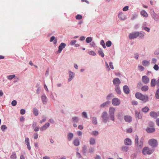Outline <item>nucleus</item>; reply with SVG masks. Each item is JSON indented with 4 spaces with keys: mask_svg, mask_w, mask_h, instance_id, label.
<instances>
[{
    "mask_svg": "<svg viewBox=\"0 0 159 159\" xmlns=\"http://www.w3.org/2000/svg\"><path fill=\"white\" fill-rule=\"evenodd\" d=\"M66 46L65 43H61L58 47V53H60L63 48H64Z\"/></svg>",
    "mask_w": 159,
    "mask_h": 159,
    "instance_id": "nucleus-10",
    "label": "nucleus"
},
{
    "mask_svg": "<svg viewBox=\"0 0 159 159\" xmlns=\"http://www.w3.org/2000/svg\"><path fill=\"white\" fill-rule=\"evenodd\" d=\"M11 105L13 106H15L17 104V102L15 100H13L11 102Z\"/></svg>",
    "mask_w": 159,
    "mask_h": 159,
    "instance_id": "nucleus-60",
    "label": "nucleus"
},
{
    "mask_svg": "<svg viewBox=\"0 0 159 159\" xmlns=\"http://www.w3.org/2000/svg\"><path fill=\"white\" fill-rule=\"evenodd\" d=\"M149 110V108L147 106H146L145 107L142 108L141 110L144 113H147L148 112Z\"/></svg>",
    "mask_w": 159,
    "mask_h": 159,
    "instance_id": "nucleus-37",
    "label": "nucleus"
},
{
    "mask_svg": "<svg viewBox=\"0 0 159 159\" xmlns=\"http://www.w3.org/2000/svg\"><path fill=\"white\" fill-rule=\"evenodd\" d=\"M154 150V149L150 150L148 147H145L142 150V153L144 155H146L147 154L150 155L153 152Z\"/></svg>",
    "mask_w": 159,
    "mask_h": 159,
    "instance_id": "nucleus-3",
    "label": "nucleus"
},
{
    "mask_svg": "<svg viewBox=\"0 0 159 159\" xmlns=\"http://www.w3.org/2000/svg\"><path fill=\"white\" fill-rule=\"evenodd\" d=\"M110 103V102L109 101H107L106 102L103 103L100 105L101 108H104L108 106V105Z\"/></svg>",
    "mask_w": 159,
    "mask_h": 159,
    "instance_id": "nucleus-23",
    "label": "nucleus"
},
{
    "mask_svg": "<svg viewBox=\"0 0 159 159\" xmlns=\"http://www.w3.org/2000/svg\"><path fill=\"white\" fill-rule=\"evenodd\" d=\"M150 115L151 117L154 119H156L158 116L157 113L154 111L150 112Z\"/></svg>",
    "mask_w": 159,
    "mask_h": 159,
    "instance_id": "nucleus-20",
    "label": "nucleus"
},
{
    "mask_svg": "<svg viewBox=\"0 0 159 159\" xmlns=\"http://www.w3.org/2000/svg\"><path fill=\"white\" fill-rule=\"evenodd\" d=\"M139 68V70H140L141 71H143L144 70V67L141 65H139L138 66Z\"/></svg>",
    "mask_w": 159,
    "mask_h": 159,
    "instance_id": "nucleus-62",
    "label": "nucleus"
},
{
    "mask_svg": "<svg viewBox=\"0 0 159 159\" xmlns=\"http://www.w3.org/2000/svg\"><path fill=\"white\" fill-rule=\"evenodd\" d=\"M15 76L16 75H11L7 76V78L8 80H11L15 77Z\"/></svg>",
    "mask_w": 159,
    "mask_h": 159,
    "instance_id": "nucleus-44",
    "label": "nucleus"
},
{
    "mask_svg": "<svg viewBox=\"0 0 159 159\" xmlns=\"http://www.w3.org/2000/svg\"><path fill=\"white\" fill-rule=\"evenodd\" d=\"M138 37L137 31L133 32L129 35V38L130 39H134Z\"/></svg>",
    "mask_w": 159,
    "mask_h": 159,
    "instance_id": "nucleus-7",
    "label": "nucleus"
},
{
    "mask_svg": "<svg viewBox=\"0 0 159 159\" xmlns=\"http://www.w3.org/2000/svg\"><path fill=\"white\" fill-rule=\"evenodd\" d=\"M89 55L92 56H95L96 55V53H95V52L92 51L89 52Z\"/></svg>",
    "mask_w": 159,
    "mask_h": 159,
    "instance_id": "nucleus-61",
    "label": "nucleus"
},
{
    "mask_svg": "<svg viewBox=\"0 0 159 159\" xmlns=\"http://www.w3.org/2000/svg\"><path fill=\"white\" fill-rule=\"evenodd\" d=\"M49 123L47 122L44 125L40 127V129L41 131L45 130L49 127Z\"/></svg>",
    "mask_w": 159,
    "mask_h": 159,
    "instance_id": "nucleus-17",
    "label": "nucleus"
},
{
    "mask_svg": "<svg viewBox=\"0 0 159 159\" xmlns=\"http://www.w3.org/2000/svg\"><path fill=\"white\" fill-rule=\"evenodd\" d=\"M91 120L93 123L94 125H96L97 124V119L96 117H91Z\"/></svg>",
    "mask_w": 159,
    "mask_h": 159,
    "instance_id": "nucleus-32",
    "label": "nucleus"
},
{
    "mask_svg": "<svg viewBox=\"0 0 159 159\" xmlns=\"http://www.w3.org/2000/svg\"><path fill=\"white\" fill-rule=\"evenodd\" d=\"M113 84L115 86H119L121 83V81L118 78H116L114 79L113 80Z\"/></svg>",
    "mask_w": 159,
    "mask_h": 159,
    "instance_id": "nucleus-8",
    "label": "nucleus"
},
{
    "mask_svg": "<svg viewBox=\"0 0 159 159\" xmlns=\"http://www.w3.org/2000/svg\"><path fill=\"white\" fill-rule=\"evenodd\" d=\"M154 54L157 55L159 54V48L157 49L154 52Z\"/></svg>",
    "mask_w": 159,
    "mask_h": 159,
    "instance_id": "nucleus-64",
    "label": "nucleus"
},
{
    "mask_svg": "<svg viewBox=\"0 0 159 159\" xmlns=\"http://www.w3.org/2000/svg\"><path fill=\"white\" fill-rule=\"evenodd\" d=\"M73 143L75 146H78L80 144V140L78 138L75 139L73 140Z\"/></svg>",
    "mask_w": 159,
    "mask_h": 159,
    "instance_id": "nucleus-26",
    "label": "nucleus"
},
{
    "mask_svg": "<svg viewBox=\"0 0 159 159\" xmlns=\"http://www.w3.org/2000/svg\"><path fill=\"white\" fill-rule=\"evenodd\" d=\"M143 95V94L137 92L135 94V96L136 98L140 100Z\"/></svg>",
    "mask_w": 159,
    "mask_h": 159,
    "instance_id": "nucleus-34",
    "label": "nucleus"
},
{
    "mask_svg": "<svg viewBox=\"0 0 159 159\" xmlns=\"http://www.w3.org/2000/svg\"><path fill=\"white\" fill-rule=\"evenodd\" d=\"M89 144L91 145H94L96 144V139L93 137L91 138L89 140Z\"/></svg>",
    "mask_w": 159,
    "mask_h": 159,
    "instance_id": "nucleus-27",
    "label": "nucleus"
},
{
    "mask_svg": "<svg viewBox=\"0 0 159 159\" xmlns=\"http://www.w3.org/2000/svg\"><path fill=\"white\" fill-rule=\"evenodd\" d=\"M112 44V43L111 41L108 40L107 41L106 43V46L107 47H110L111 46Z\"/></svg>",
    "mask_w": 159,
    "mask_h": 159,
    "instance_id": "nucleus-47",
    "label": "nucleus"
},
{
    "mask_svg": "<svg viewBox=\"0 0 159 159\" xmlns=\"http://www.w3.org/2000/svg\"><path fill=\"white\" fill-rule=\"evenodd\" d=\"M82 18V16L80 14H78L75 16V18L77 20H80Z\"/></svg>",
    "mask_w": 159,
    "mask_h": 159,
    "instance_id": "nucleus-54",
    "label": "nucleus"
},
{
    "mask_svg": "<svg viewBox=\"0 0 159 159\" xmlns=\"http://www.w3.org/2000/svg\"><path fill=\"white\" fill-rule=\"evenodd\" d=\"M91 134L94 136H97L98 134V132L97 131H93L92 132Z\"/></svg>",
    "mask_w": 159,
    "mask_h": 159,
    "instance_id": "nucleus-50",
    "label": "nucleus"
},
{
    "mask_svg": "<svg viewBox=\"0 0 159 159\" xmlns=\"http://www.w3.org/2000/svg\"><path fill=\"white\" fill-rule=\"evenodd\" d=\"M144 139L143 137L141 138L139 141V137L137 135L135 136V144L138 149H140L143 147Z\"/></svg>",
    "mask_w": 159,
    "mask_h": 159,
    "instance_id": "nucleus-1",
    "label": "nucleus"
},
{
    "mask_svg": "<svg viewBox=\"0 0 159 159\" xmlns=\"http://www.w3.org/2000/svg\"><path fill=\"white\" fill-rule=\"evenodd\" d=\"M79 121V119L78 117L75 116L72 118V121L73 122L78 123Z\"/></svg>",
    "mask_w": 159,
    "mask_h": 159,
    "instance_id": "nucleus-36",
    "label": "nucleus"
},
{
    "mask_svg": "<svg viewBox=\"0 0 159 159\" xmlns=\"http://www.w3.org/2000/svg\"><path fill=\"white\" fill-rule=\"evenodd\" d=\"M82 115L83 117L86 118H88L87 113L85 111H83L82 112Z\"/></svg>",
    "mask_w": 159,
    "mask_h": 159,
    "instance_id": "nucleus-52",
    "label": "nucleus"
},
{
    "mask_svg": "<svg viewBox=\"0 0 159 159\" xmlns=\"http://www.w3.org/2000/svg\"><path fill=\"white\" fill-rule=\"evenodd\" d=\"M147 132L149 133H151L155 131V129L154 127H148L146 129Z\"/></svg>",
    "mask_w": 159,
    "mask_h": 159,
    "instance_id": "nucleus-25",
    "label": "nucleus"
},
{
    "mask_svg": "<svg viewBox=\"0 0 159 159\" xmlns=\"http://www.w3.org/2000/svg\"><path fill=\"white\" fill-rule=\"evenodd\" d=\"M123 113L122 112H119L117 115L118 118L120 120H121L123 119Z\"/></svg>",
    "mask_w": 159,
    "mask_h": 159,
    "instance_id": "nucleus-31",
    "label": "nucleus"
},
{
    "mask_svg": "<svg viewBox=\"0 0 159 159\" xmlns=\"http://www.w3.org/2000/svg\"><path fill=\"white\" fill-rule=\"evenodd\" d=\"M148 143L153 148H156L158 145L157 140L154 139H151L148 141Z\"/></svg>",
    "mask_w": 159,
    "mask_h": 159,
    "instance_id": "nucleus-5",
    "label": "nucleus"
},
{
    "mask_svg": "<svg viewBox=\"0 0 159 159\" xmlns=\"http://www.w3.org/2000/svg\"><path fill=\"white\" fill-rule=\"evenodd\" d=\"M25 144L27 146L28 149L30 150L31 149V147L30 144V139L28 138H25Z\"/></svg>",
    "mask_w": 159,
    "mask_h": 159,
    "instance_id": "nucleus-15",
    "label": "nucleus"
},
{
    "mask_svg": "<svg viewBox=\"0 0 159 159\" xmlns=\"http://www.w3.org/2000/svg\"><path fill=\"white\" fill-rule=\"evenodd\" d=\"M92 40V38L91 37H88L86 39V41L87 43H89Z\"/></svg>",
    "mask_w": 159,
    "mask_h": 159,
    "instance_id": "nucleus-45",
    "label": "nucleus"
},
{
    "mask_svg": "<svg viewBox=\"0 0 159 159\" xmlns=\"http://www.w3.org/2000/svg\"><path fill=\"white\" fill-rule=\"evenodd\" d=\"M100 44L102 46L103 48H106L105 44V43L104 41L103 40H101L100 42Z\"/></svg>",
    "mask_w": 159,
    "mask_h": 159,
    "instance_id": "nucleus-48",
    "label": "nucleus"
},
{
    "mask_svg": "<svg viewBox=\"0 0 159 159\" xmlns=\"http://www.w3.org/2000/svg\"><path fill=\"white\" fill-rule=\"evenodd\" d=\"M148 125L149 126L151 127H153L154 125V123L152 121H150L148 123Z\"/></svg>",
    "mask_w": 159,
    "mask_h": 159,
    "instance_id": "nucleus-51",
    "label": "nucleus"
},
{
    "mask_svg": "<svg viewBox=\"0 0 159 159\" xmlns=\"http://www.w3.org/2000/svg\"><path fill=\"white\" fill-rule=\"evenodd\" d=\"M138 17V15L137 14H135L133 15L132 16L131 18V19L132 20H134L135 19L137 18Z\"/></svg>",
    "mask_w": 159,
    "mask_h": 159,
    "instance_id": "nucleus-53",
    "label": "nucleus"
},
{
    "mask_svg": "<svg viewBox=\"0 0 159 159\" xmlns=\"http://www.w3.org/2000/svg\"><path fill=\"white\" fill-rule=\"evenodd\" d=\"M1 128L2 131L4 132L5 131V130L7 129V127L5 125H2L1 127Z\"/></svg>",
    "mask_w": 159,
    "mask_h": 159,
    "instance_id": "nucleus-46",
    "label": "nucleus"
},
{
    "mask_svg": "<svg viewBox=\"0 0 159 159\" xmlns=\"http://www.w3.org/2000/svg\"><path fill=\"white\" fill-rule=\"evenodd\" d=\"M129 149V147L124 146L121 147V150L123 152H126Z\"/></svg>",
    "mask_w": 159,
    "mask_h": 159,
    "instance_id": "nucleus-33",
    "label": "nucleus"
},
{
    "mask_svg": "<svg viewBox=\"0 0 159 159\" xmlns=\"http://www.w3.org/2000/svg\"><path fill=\"white\" fill-rule=\"evenodd\" d=\"M33 113L34 116H37L39 114L38 110L36 108H33Z\"/></svg>",
    "mask_w": 159,
    "mask_h": 159,
    "instance_id": "nucleus-43",
    "label": "nucleus"
},
{
    "mask_svg": "<svg viewBox=\"0 0 159 159\" xmlns=\"http://www.w3.org/2000/svg\"><path fill=\"white\" fill-rule=\"evenodd\" d=\"M74 136V134L72 133H69L67 135V139L69 141H71Z\"/></svg>",
    "mask_w": 159,
    "mask_h": 159,
    "instance_id": "nucleus-24",
    "label": "nucleus"
},
{
    "mask_svg": "<svg viewBox=\"0 0 159 159\" xmlns=\"http://www.w3.org/2000/svg\"><path fill=\"white\" fill-rule=\"evenodd\" d=\"M112 104L114 106H119L120 103V100L117 98H113L111 101Z\"/></svg>",
    "mask_w": 159,
    "mask_h": 159,
    "instance_id": "nucleus-6",
    "label": "nucleus"
},
{
    "mask_svg": "<svg viewBox=\"0 0 159 159\" xmlns=\"http://www.w3.org/2000/svg\"><path fill=\"white\" fill-rule=\"evenodd\" d=\"M151 86L152 87H154L157 84V81L155 79H152L150 83Z\"/></svg>",
    "mask_w": 159,
    "mask_h": 159,
    "instance_id": "nucleus-28",
    "label": "nucleus"
},
{
    "mask_svg": "<svg viewBox=\"0 0 159 159\" xmlns=\"http://www.w3.org/2000/svg\"><path fill=\"white\" fill-rule=\"evenodd\" d=\"M76 42V41L75 40H72L70 43V44L71 46L74 45H75V43Z\"/></svg>",
    "mask_w": 159,
    "mask_h": 159,
    "instance_id": "nucleus-57",
    "label": "nucleus"
},
{
    "mask_svg": "<svg viewBox=\"0 0 159 159\" xmlns=\"http://www.w3.org/2000/svg\"><path fill=\"white\" fill-rule=\"evenodd\" d=\"M118 17L121 20H124L126 19L125 16L124 14H123L122 12H120L119 13Z\"/></svg>",
    "mask_w": 159,
    "mask_h": 159,
    "instance_id": "nucleus-19",
    "label": "nucleus"
},
{
    "mask_svg": "<svg viewBox=\"0 0 159 159\" xmlns=\"http://www.w3.org/2000/svg\"><path fill=\"white\" fill-rule=\"evenodd\" d=\"M69 78L68 79L69 82L74 77L75 74L74 73L70 70L69 71Z\"/></svg>",
    "mask_w": 159,
    "mask_h": 159,
    "instance_id": "nucleus-14",
    "label": "nucleus"
},
{
    "mask_svg": "<svg viewBox=\"0 0 159 159\" xmlns=\"http://www.w3.org/2000/svg\"><path fill=\"white\" fill-rule=\"evenodd\" d=\"M41 98L43 104H46L47 102V99L46 95L44 94H43L41 96Z\"/></svg>",
    "mask_w": 159,
    "mask_h": 159,
    "instance_id": "nucleus-22",
    "label": "nucleus"
},
{
    "mask_svg": "<svg viewBox=\"0 0 159 159\" xmlns=\"http://www.w3.org/2000/svg\"><path fill=\"white\" fill-rule=\"evenodd\" d=\"M38 134L37 133H35L34 134V139H37L38 138Z\"/></svg>",
    "mask_w": 159,
    "mask_h": 159,
    "instance_id": "nucleus-63",
    "label": "nucleus"
},
{
    "mask_svg": "<svg viewBox=\"0 0 159 159\" xmlns=\"http://www.w3.org/2000/svg\"><path fill=\"white\" fill-rule=\"evenodd\" d=\"M101 117L102 121L104 123H106L108 121L109 118L107 111H104L102 113Z\"/></svg>",
    "mask_w": 159,
    "mask_h": 159,
    "instance_id": "nucleus-4",
    "label": "nucleus"
},
{
    "mask_svg": "<svg viewBox=\"0 0 159 159\" xmlns=\"http://www.w3.org/2000/svg\"><path fill=\"white\" fill-rule=\"evenodd\" d=\"M124 144L126 145H131L132 142L130 139L129 138L125 139L124 140Z\"/></svg>",
    "mask_w": 159,
    "mask_h": 159,
    "instance_id": "nucleus-21",
    "label": "nucleus"
},
{
    "mask_svg": "<svg viewBox=\"0 0 159 159\" xmlns=\"http://www.w3.org/2000/svg\"><path fill=\"white\" fill-rule=\"evenodd\" d=\"M153 68L155 70H158L159 69L158 65L157 64H155L153 66Z\"/></svg>",
    "mask_w": 159,
    "mask_h": 159,
    "instance_id": "nucleus-58",
    "label": "nucleus"
},
{
    "mask_svg": "<svg viewBox=\"0 0 159 159\" xmlns=\"http://www.w3.org/2000/svg\"><path fill=\"white\" fill-rule=\"evenodd\" d=\"M135 118L136 120L141 119L142 118V115L140 112L137 111H135Z\"/></svg>",
    "mask_w": 159,
    "mask_h": 159,
    "instance_id": "nucleus-16",
    "label": "nucleus"
},
{
    "mask_svg": "<svg viewBox=\"0 0 159 159\" xmlns=\"http://www.w3.org/2000/svg\"><path fill=\"white\" fill-rule=\"evenodd\" d=\"M123 90L124 93L126 94H128L129 93L130 89L127 85H125L123 87Z\"/></svg>",
    "mask_w": 159,
    "mask_h": 159,
    "instance_id": "nucleus-13",
    "label": "nucleus"
},
{
    "mask_svg": "<svg viewBox=\"0 0 159 159\" xmlns=\"http://www.w3.org/2000/svg\"><path fill=\"white\" fill-rule=\"evenodd\" d=\"M115 89L117 94L119 95L121 94V92L119 86H115Z\"/></svg>",
    "mask_w": 159,
    "mask_h": 159,
    "instance_id": "nucleus-29",
    "label": "nucleus"
},
{
    "mask_svg": "<svg viewBox=\"0 0 159 159\" xmlns=\"http://www.w3.org/2000/svg\"><path fill=\"white\" fill-rule=\"evenodd\" d=\"M142 80L143 82L146 84H148L150 80L149 78L146 75L143 76L142 77Z\"/></svg>",
    "mask_w": 159,
    "mask_h": 159,
    "instance_id": "nucleus-9",
    "label": "nucleus"
},
{
    "mask_svg": "<svg viewBox=\"0 0 159 159\" xmlns=\"http://www.w3.org/2000/svg\"><path fill=\"white\" fill-rule=\"evenodd\" d=\"M158 89L156 91V93L155 94V97L157 99H159V88H157Z\"/></svg>",
    "mask_w": 159,
    "mask_h": 159,
    "instance_id": "nucleus-49",
    "label": "nucleus"
},
{
    "mask_svg": "<svg viewBox=\"0 0 159 159\" xmlns=\"http://www.w3.org/2000/svg\"><path fill=\"white\" fill-rule=\"evenodd\" d=\"M25 154V152H24L23 153H21L20 157V159H25V157L24 156V155Z\"/></svg>",
    "mask_w": 159,
    "mask_h": 159,
    "instance_id": "nucleus-59",
    "label": "nucleus"
},
{
    "mask_svg": "<svg viewBox=\"0 0 159 159\" xmlns=\"http://www.w3.org/2000/svg\"><path fill=\"white\" fill-rule=\"evenodd\" d=\"M137 34L138 37H139L141 39L143 38L145 35V33L142 31H137Z\"/></svg>",
    "mask_w": 159,
    "mask_h": 159,
    "instance_id": "nucleus-18",
    "label": "nucleus"
},
{
    "mask_svg": "<svg viewBox=\"0 0 159 159\" xmlns=\"http://www.w3.org/2000/svg\"><path fill=\"white\" fill-rule=\"evenodd\" d=\"M94 151V148L92 147H90L89 149H88V152L89 153H93Z\"/></svg>",
    "mask_w": 159,
    "mask_h": 159,
    "instance_id": "nucleus-42",
    "label": "nucleus"
},
{
    "mask_svg": "<svg viewBox=\"0 0 159 159\" xmlns=\"http://www.w3.org/2000/svg\"><path fill=\"white\" fill-rule=\"evenodd\" d=\"M16 153L15 152H13L10 156V158L11 159H16Z\"/></svg>",
    "mask_w": 159,
    "mask_h": 159,
    "instance_id": "nucleus-39",
    "label": "nucleus"
},
{
    "mask_svg": "<svg viewBox=\"0 0 159 159\" xmlns=\"http://www.w3.org/2000/svg\"><path fill=\"white\" fill-rule=\"evenodd\" d=\"M115 111V109L113 107H110L109 110V117L110 119L113 121L115 120L114 116V113Z\"/></svg>",
    "mask_w": 159,
    "mask_h": 159,
    "instance_id": "nucleus-2",
    "label": "nucleus"
},
{
    "mask_svg": "<svg viewBox=\"0 0 159 159\" xmlns=\"http://www.w3.org/2000/svg\"><path fill=\"white\" fill-rule=\"evenodd\" d=\"M141 14L145 17H147L148 16V14L144 10L141 11Z\"/></svg>",
    "mask_w": 159,
    "mask_h": 159,
    "instance_id": "nucleus-40",
    "label": "nucleus"
},
{
    "mask_svg": "<svg viewBox=\"0 0 159 159\" xmlns=\"http://www.w3.org/2000/svg\"><path fill=\"white\" fill-rule=\"evenodd\" d=\"M149 62L146 60H144L142 61V65L145 66H149Z\"/></svg>",
    "mask_w": 159,
    "mask_h": 159,
    "instance_id": "nucleus-35",
    "label": "nucleus"
},
{
    "mask_svg": "<svg viewBox=\"0 0 159 159\" xmlns=\"http://www.w3.org/2000/svg\"><path fill=\"white\" fill-rule=\"evenodd\" d=\"M125 120L126 122L129 123L132 120V117L129 116H125L124 117Z\"/></svg>",
    "mask_w": 159,
    "mask_h": 159,
    "instance_id": "nucleus-12",
    "label": "nucleus"
},
{
    "mask_svg": "<svg viewBox=\"0 0 159 159\" xmlns=\"http://www.w3.org/2000/svg\"><path fill=\"white\" fill-rule=\"evenodd\" d=\"M142 29H143L148 32H149L150 30V29L149 28L144 26H143V28H142Z\"/></svg>",
    "mask_w": 159,
    "mask_h": 159,
    "instance_id": "nucleus-56",
    "label": "nucleus"
},
{
    "mask_svg": "<svg viewBox=\"0 0 159 159\" xmlns=\"http://www.w3.org/2000/svg\"><path fill=\"white\" fill-rule=\"evenodd\" d=\"M140 100L146 102L149 101V98L148 95L143 94Z\"/></svg>",
    "mask_w": 159,
    "mask_h": 159,
    "instance_id": "nucleus-11",
    "label": "nucleus"
},
{
    "mask_svg": "<svg viewBox=\"0 0 159 159\" xmlns=\"http://www.w3.org/2000/svg\"><path fill=\"white\" fill-rule=\"evenodd\" d=\"M114 95L112 93H110L109 94L107 97V99L108 100L110 99V98L113 97Z\"/></svg>",
    "mask_w": 159,
    "mask_h": 159,
    "instance_id": "nucleus-55",
    "label": "nucleus"
},
{
    "mask_svg": "<svg viewBox=\"0 0 159 159\" xmlns=\"http://www.w3.org/2000/svg\"><path fill=\"white\" fill-rule=\"evenodd\" d=\"M148 87L147 85H144L141 88V90L143 91H147L148 89Z\"/></svg>",
    "mask_w": 159,
    "mask_h": 159,
    "instance_id": "nucleus-41",
    "label": "nucleus"
},
{
    "mask_svg": "<svg viewBox=\"0 0 159 159\" xmlns=\"http://www.w3.org/2000/svg\"><path fill=\"white\" fill-rule=\"evenodd\" d=\"M87 147L86 145H84L82 147V151L83 154L85 155L87 151Z\"/></svg>",
    "mask_w": 159,
    "mask_h": 159,
    "instance_id": "nucleus-30",
    "label": "nucleus"
},
{
    "mask_svg": "<svg viewBox=\"0 0 159 159\" xmlns=\"http://www.w3.org/2000/svg\"><path fill=\"white\" fill-rule=\"evenodd\" d=\"M98 52L99 55L102 57H103L104 56V54L101 48H100L98 51Z\"/></svg>",
    "mask_w": 159,
    "mask_h": 159,
    "instance_id": "nucleus-38",
    "label": "nucleus"
}]
</instances>
